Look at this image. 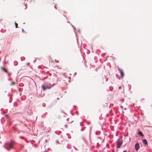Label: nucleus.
<instances>
[{
    "label": "nucleus",
    "mask_w": 152,
    "mask_h": 152,
    "mask_svg": "<svg viewBox=\"0 0 152 152\" xmlns=\"http://www.w3.org/2000/svg\"><path fill=\"white\" fill-rule=\"evenodd\" d=\"M14 141L11 140L10 141L5 142L3 145V147L8 151H10L11 149L13 148V144Z\"/></svg>",
    "instance_id": "obj_1"
},
{
    "label": "nucleus",
    "mask_w": 152,
    "mask_h": 152,
    "mask_svg": "<svg viewBox=\"0 0 152 152\" xmlns=\"http://www.w3.org/2000/svg\"><path fill=\"white\" fill-rule=\"evenodd\" d=\"M15 82H12L10 84V85L11 86H13L15 84Z\"/></svg>",
    "instance_id": "obj_9"
},
{
    "label": "nucleus",
    "mask_w": 152,
    "mask_h": 152,
    "mask_svg": "<svg viewBox=\"0 0 152 152\" xmlns=\"http://www.w3.org/2000/svg\"><path fill=\"white\" fill-rule=\"evenodd\" d=\"M97 134H97V133H96V135H97Z\"/></svg>",
    "instance_id": "obj_21"
},
{
    "label": "nucleus",
    "mask_w": 152,
    "mask_h": 152,
    "mask_svg": "<svg viewBox=\"0 0 152 152\" xmlns=\"http://www.w3.org/2000/svg\"><path fill=\"white\" fill-rule=\"evenodd\" d=\"M54 7L56 8L55 6H54Z\"/></svg>",
    "instance_id": "obj_20"
},
{
    "label": "nucleus",
    "mask_w": 152,
    "mask_h": 152,
    "mask_svg": "<svg viewBox=\"0 0 152 152\" xmlns=\"http://www.w3.org/2000/svg\"><path fill=\"white\" fill-rule=\"evenodd\" d=\"M118 69L119 71L120 72V74L121 75V78H123L124 76V74L123 71H122V70L120 69L119 68H118Z\"/></svg>",
    "instance_id": "obj_5"
},
{
    "label": "nucleus",
    "mask_w": 152,
    "mask_h": 152,
    "mask_svg": "<svg viewBox=\"0 0 152 152\" xmlns=\"http://www.w3.org/2000/svg\"><path fill=\"white\" fill-rule=\"evenodd\" d=\"M22 31H24V30L23 29H22Z\"/></svg>",
    "instance_id": "obj_16"
},
{
    "label": "nucleus",
    "mask_w": 152,
    "mask_h": 152,
    "mask_svg": "<svg viewBox=\"0 0 152 152\" xmlns=\"http://www.w3.org/2000/svg\"><path fill=\"white\" fill-rule=\"evenodd\" d=\"M98 138H100V137H98Z\"/></svg>",
    "instance_id": "obj_19"
},
{
    "label": "nucleus",
    "mask_w": 152,
    "mask_h": 152,
    "mask_svg": "<svg viewBox=\"0 0 152 152\" xmlns=\"http://www.w3.org/2000/svg\"><path fill=\"white\" fill-rule=\"evenodd\" d=\"M53 84L52 86L51 85L48 83H45L44 84L42 85L41 88L43 91H45L47 89H50L52 86H53L54 85Z\"/></svg>",
    "instance_id": "obj_2"
},
{
    "label": "nucleus",
    "mask_w": 152,
    "mask_h": 152,
    "mask_svg": "<svg viewBox=\"0 0 152 152\" xmlns=\"http://www.w3.org/2000/svg\"><path fill=\"white\" fill-rule=\"evenodd\" d=\"M56 142H57V143H58V142L57 140L56 141Z\"/></svg>",
    "instance_id": "obj_18"
},
{
    "label": "nucleus",
    "mask_w": 152,
    "mask_h": 152,
    "mask_svg": "<svg viewBox=\"0 0 152 152\" xmlns=\"http://www.w3.org/2000/svg\"><path fill=\"white\" fill-rule=\"evenodd\" d=\"M123 152H127L126 151L124 150V151Z\"/></svg>",
    "instance_id": "obj_13"
},
{
    "label": "nucleus",
    "mask_w": 152,
    "mask_h": 152,
    "mask_svg": "<svg viewBox=\"0 0 152 152\" xmlns=\"http://www.w3.org/2000/svg\"><path fill=\"white\" fill-rule=\"evenodd\" d=\"M1 69L3 70L4 72L7 73V70L5 68L3 67H1Z\"/></svg>",
    "instance_id": "obj_7"
},
{
    "label": "nucleus",
    "mask_w": 152,
    "mask_h": 152,
    "mask_svg": "<svg viewBox=\"0 0 152 152\" xmlns=\"http://www.w3.org/2000/svg\"><path fill=\"white\" fill-rule=\"evenodd\" d=\"M19 137L20 138H22V139H23L24 140H25V141H26V142H27V141L26 140V139H25V138H24V137H23V136H20V137Z\"/></svg>",
    "instance_id": "obj_10"
},
{
    "label": "nucleus",
    "mask_w": 152,
    "mask_h": 152,
    "mask_svg": "<svg viewBox=\"0 0 152 152\" xmlns=\"http://www.w3.org/2000/svg\"><path fill=\"white\" fill-rule=\"evenodd\" d=\"M15 26H16V28H17L18 27V23H15Z\"/></svg>",
    "instance_id": "obj_12"
},
{
    "label": "nucleus",
    "mask_w": 152,
    "mask_h": 152,
    "mask_svg": "<svg viewBox=\"0 0 152 152\" xmlns=\"http://www.w3.org/2000/svg\"><path fill=\"white\" fill-rule=\"evenodd\" d=\"M97 145H99V143H98H98H97Z\"/></svg>",
    "instance_id": "obj_15"
},
{
    "label": "nucleus",
    "mask_w": 152,
    "mask_h": 152,
    "mask_svg": "<svg viewBox=\"0 0 152 152\" xmlns=\"http://www.w3.org/2000/svg\"><path fill=\"white\" fill-rule=\"evenodd\" d=\"M138 133H142V132H141L140 131V132H139Z\"/></svg>",
    "instance_id": "obj_14"
},
{
    "label": "nucleus",
    "mask_w": 152,
    "mask_h": 152,
    "mask_svg": "<svg viewBox=\"0 0 152 152\" xmlns=\"http://www.w3.org/2000/svg\"><path fill=\"white\" fill-rule=\"evenodd\" d=\"M135 149L136 151H137L140 148V145L138 143H136L135 145Z\"/></svg>",
    "instance_id": "obj_4"
},
{
    "label": "nucleus",
    "mask_w": 152,
    "mask_h": 152,
    "mask_svg": "<svg viewBox=\"0 0 152 152\" xmlns=\"http://www.w3.org/2000/svg\"><path fill=\"white\" fill-rule=\"evenodd\" d=\"M139 134L142 137H143L144 136L143 134Z\"/></svg>",
    "instance_id": "obj_11"
},
{
    "label": "nucleus",
    "mask_w": 152,
    "mask_h": 152,
    "mask_svg": "<svg viewBox=\"0 0 152 152\" xmlns=\"http://www.w3.org/2000/svg\"><path fill=\"white\" fill-rule=\"evenodd\" d=\"M143 143L145 145H148V143L147 140L145 139H144L142 140Z\"/></svg>",
    "instance_id": "obj_6"
},
{
    "label": "nucleus",
    "mask_w": 152,
    "mask_h": 152,
    "mask_svg": "<svg viewBox=\"0 0 152 152\" xmlns=\"http://www.w3.org/2000/svg\"><path fill=\"white\" fill-rule=\"evenodd\" d=\"M66 148L68 149H70L71 148V146L70 145L68 144L67 145Z\"/></svg>",
    "instance_id": "obj_8"
},
{
    "label": "nucleus",
    "mask_w": 152,
    "mask_h": 152,
    "mask_svg": "<svg viewBox=\"0 0 152 152\" xmlns=\"http://www.w3.org/2000/svg\"><path fill=\"white\" fill-rule=\"evenodd\" d=\"M67 134V133H66V135L68 136V134Z\"/></svg>",
    "instance_id": "obj_17"
},
{
    "label": "nucleus",
    "mask_w": 152,
    "mask_h": 152,
    "mask_svg": "<svg viewBox=\"0 0 152 152\" xmlns=\"http://www.w3.org/2000/svg\"><path fill=\"white\" fill-rule=\"evenodd\" d=\"M123 142L122 141H119V139H118L117 143V148H119L122 145Z\"/></svg>",
    "instance_id": "obj_3"
}]
</instances>
